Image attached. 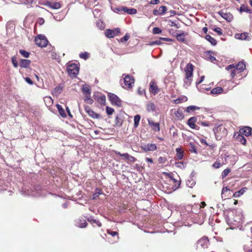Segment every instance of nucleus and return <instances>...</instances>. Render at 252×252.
I'll list each match as a JSON object with an SVG mask.
<instances>
[{
	"label": "nucleus",
	"instance_id": "f257e3e1",
	"mask_svg": "<svg viewBox=\"0 0 252 252\" xmlns=\"http://www.w3.org/2000/svg\"><path fill=\"white\" fill-rule=\"evenodd\" d=\"M243 219V216L240 210L233 212L232 215L228 216L226 219L227 224L231 227L238 226L241 224Z\"/></svg>",
	"mask_w": 252,
	"mask_h": 252
},
{
	"label": "nucleus",
	"instance_id": "f03ea898",
	"mask_svg": "<svg viewBox=\"0 0 252 252\" xmlns=\"http://www.w3.org/2000/svg\"><path fill=\"white\" fill-rule=\"evenodd\" d=\"M193 65L191 63H189L185 68L186 78L184 80L185 85L189 86L190 85L191 78L193 75Z\"/></svg>",
	"mask_w": 252,
	"mask_h": 252
},
{
	"label": "nucleus",
	"instance_id": "7ed1b4c3",
	"mask_svg": "<svg viewBox=\"0 0 252 252\" xmlns=\"http://www.w3.org/2000/svg\"><path fill=\"white\" fill-rule=\"evenodd\" d=\"M79 67L76 63H73L69 64L67 67V72L70 76L76 77L78 74Z\"/></svg>",
	"mask_w": 252,
	"mask_h": 252
},
{
	"label": "nucleus",
	"instance_id": "20e7f679",
	"mask_svg": "<svg viewBox=\"0 0 252 252\" xmlns=\"http://www.w3.org/2000/svg\"><path fill=\"white\" fill-rule=\"evenodd\" d=\"M35 44L39 47H44L47 46L48 41L45 36L40 34L35 37L34 39Z\"/></svg>",
	"mask_w": 252,
	"mask_h": 252
},
{
	"label": "nucleus",
	"instance_id": "39448f33",
	"mask_svg": "<svg viewBox=\"0 0 252 252\" xmlns=\"http://www.w3.org/2000/svg\"><path fill=\"white\" fill-rule=\"evenodd\" d=\"M108 97L112 104L118 107L122 106V100L115 94L109 93L108 94Z\"/></svg>",
	"mask_w": 252,
	"mask_h": 252
},
{
	"label": "nucleus",
	"instance_id": "423d86ee",
	"mask_svg": "<svg viewBox=\"0 0 252 252\" xmlns=\"http://www.w3.org/2000/svg\"><path fill=\"white\" fill-rule=\"evenodd\" d=\"M124 82L126 87L127 88H131L134 84V79L133 77L129 75H126L123 74L122 77L124 76Z\"/></svg>",
	"mask_w": 252,
	"mask_h": 252
},
{
	"label": "nucleus",
	"instance_id": "0eeeda50",
	"mask_svg": "<svg viewBox=\"0 0 252 252\" xmlns=\"http://www.w3.org/2000/svg\"><path fill=\"white\" fill-rule=\"evenodd\" d=\"M218 14L227 22H231L233 19V16L231 13L224 12V10H220Z\"/></svg>",
	"mask_w": 252,
	"mask_h": 252
},
{
	"label": "nucleus",
	"instance_id": "6e6552de",
	"mask_svg": "<svg viewBox=\"0 0 252 252\" xmlns=\"http://www.w3.org/2000/svg\"><path fill=\"white\" fill-rule=\"evenodd\" d=\"M84 109L88 115L94 119H98L100 118V115L94 112L89 106L85 105Z\"/></svg>",
	"mask_w": 252,
	"mask_h": 252
},
{
	"label": "nucleus",
	"instance_id": "1a4fd4ad",
	"mask_svg": "<svg viewBox=\"0 0 252 252\" xmlns=\"http://www.w3.org/2000/svg\"><path fill=\"white\" fill-rule=\"evenodd\" d=\"M197 118L196 117L190 118L187 122L188 125L191 128L196 130L199 129V126H196L195 124L197 122Z\"/></svg>",
	"mask_w": 252,
	"mask_h": 252
},
{
	"label": "nucleus",
	"instance_id": "9d476101",
	"mask_svg": "<svg viewBox=\"0 0 252 252\" xmlns=\"http://www.w3.org/2000/svg\"><path fill=\"white\" fill-rule=\"evenodd\" d=\"M209 244V240L207 237H203L197 242V247L203 249L207 248Z\"/></svg>",
	"mask_w": 252,
	"mask_h": 252
},
{
	"label": "nucleus",
	"instance_id": "9b49d317",
	"mask_svg": "<svg viewBox=\"0 0 252 252\" xmlns=\"http://www.w3.org/2000/svg\"><path fill=\"white\" fill-rule=\"evenodd\" d=\"M141 149L145 153L149 151H154L157 149V145L155 144H147L141 147Z\"/></svg>",
	"mask_w": 252,
	"mask_h": 252
},
{
	"label": "nucleus",
	"instance_id": "f8f14e48",
	"mask_svg": "<svg viewBox=\"0 0 252 252\" xmlns=\"http://www.w3.org/2000/svg\"><path fill=\"white\" fill-rule=\"evenodd\" d=\"M149 91L151 93L154 95L156 94L159 91L158 86L154 81H152L150 83V89Z\"/></svg>",
	"mask_w": 252,
	"mask_h": 252
},
{
	"label": "nucleus",
	"instance_id": "ddd939ff",
	"mask_svg": "<svg viewBox=\"0 0 252 252\" xmlns=\"http://www.w3.org/2000/svg\"><path fill=\"white\" fill-rule=\"evenodd\" d=\"M239 134L245 135L246 136H249L252 134V129L249 126H245L242 128H240L239 130Z\"/></svg>",
	"mask_w": 252,
	"mask_h": 252
},
{
	"label": "nucleus",
	"instance_id": "4468645a",
	"mask_svg": "<svg viewBox=\"0 0 252 252\" xmlns=\"http://www.w3.org/2000/svg\"><path fill=\"white\" fill-rule=\"evenodd\" d=\"M187 33L181 31H178V33L176 36L177 40L182 42H185V37L187 35Z\"/></svg>",
	"mask_w": 252,
	"mask_h": 252
},
{
	"label": "nucleus",
	"instance_id": "2eb2a0df",
	"mask_svg": "<svg viewBox=\"0 0 252 252\" xmlns=\"http://www.w3.org/2000/svg\"><path fill=\"white\" fill-rule=\"evenodd\" d=\"M45 5L54 9H59L61 6L60 3L59 2H51L49 1H47L45 3Z\"/></svg>",
	"mask_w": 252,
	"mask_h": 252
},
{
	"label": "nucleus",
	"instance_id": "dca6fc26",
	"mask_svg": "<svg viewBox=\"0 0 252 252\" xmlns=\"http://www.w3.org/2000/svg\"><path fill=\"white\" fill-rule=\"evenodd\" d=\"M167 8L165 6H161L158 9H154L153 13L154 15H160L164 14Z\"/></svg>",
	"mask_w": 252,
	"mask_h": 252
},
{
	"label": "nucleus",
	"instance_id": "f3484780",
	"mask_svg": "<svg viewBox=\"0 0 252 252\" xmlns=\"http://www.w3.org/2000/svg\"><path fill=\"white\" fill-rule=\"evenodd\" d=\"M234 137H235L242 144L246 145V139L242 134H239L238 132H235L234 134Z\"/></svg>",
	"mask_w": 252,
	"mask_h": 252
},
{
	"label": "nucleus",
	"instance_id": "a211bd4d",
	"mask_svg": "<svg viewBox=\"0 0 252 252\" xmlns=\"http://www.w3.org/2000/svg\"><path fill=\"white\" fill-rule=\"evenodd\" d=\"M236 38L239 39L241 40H251V38L249 35V33L248 32H244L240 34H236Z\"/></svg>",
	"mask_w": 252,
	"mask_h": 252
},
{
	"label": "nucleus",
	"instance_id": "6ab92c4d",
	"mask_svg": "<svg viewBox=\"0 0 252 252\" xmlns=\"http://www.w3.org/2000/svg\"><path fill=\"white\" fill-rule=\"evenodd\" d=\"M148 124L152 127L153 130L158 131L160 130L159 123H154L150 119L148 120Z\"/></svg>",
	"mask_w": 252,
	"mask_h": 252
},
{
	"label": "nucleus",
	"instance_id": "aec40b11",
	"mask_svg": "<svg viewBox=\"0 0 252 252\" xmlns=\"http://www.w3.org/2000/svg\"><path fill=\"white\" fill-rule=\"evenodd\" d=\"M213 52L211 51H208L204 52V57L205 58L210 61L211 62H214L216 60V58L212 55Z\"/></svg>",
	"mask_w": 252,
	"mask_h": 252
},
{
	"label": "nucleus",
	"instance_id": "412c9836",
	"mask_svg": "<svg viewBox=\"0 0 252 252\" xmlns=\"http://www.w3.org/2000/svg\"><path fill=\"white\" fill-rule=\"evenodd\" d=\"M174 114L178 120H182L184 118V115L182 109L178 108L175 111Z\"/></svg>",
	"mask_w": 252,
	"mask_h": 252
},
{
	"label": "nucleus",
	"instance_id": "4be33fe9",
	"mask_svg": "<svg viewBox=\"0 0 252 252\" xmlns=\"http://www.w3.org/2000/svg\"><path fill=\"white\" fill-rule=\"evenodd\" d=\"M31 61L27 59H21L20 61V66L22 68H27L30 65Z\"/></svg>",
	"mask_w": 252,
	"mask_h": 252
},
{
	"label": "nucleus",
	"instance_id": "5701e85b",
	"mask_svg": "<svg viewBox=\"0 0 252 252\" xmlns=\"http://www.w3.org/2000/svg\"><path fill=\"white\" fill-rule=\"evenodd\" d=\"M176 159L181 160L183 158L184 156V151L182 150L181 148H178L176 149Z\"/></svg>",
	"mask_w": 252,
	"mask_h": 252
},
{
	"label": "nucleus",
	"instance_id": "b1692460",
	"mask_svg": "<svg viewBox=\"0 0 252 252\" xmlns=\"http://www.w3.org/2000/svg\"><path fill=\"white\" fill-rule=\"evenodd\" d=\"M227 70H230L231 78H233L236 74L237 70L235 69V66L233 64H230L227 66L226 68Z\"/></svg>",
	"mask_w": 252,
	"mask_h": 252
},
{
	"label": "nucleus",
	"instance_id": "393cba45",
	"mask_svg": "<svg viewBox=\"0 0 252 252\" xmlns=\"http://www.w3.org/2000/svg\"><path fill=\"white\" fill-rule=\"evenodd\" d=\"M82 91L84 94H88L89 95L91 94V87L88 84H85L83 85Z\"/></svg>",
	"mask_w": 252,
	"mask_h": 252
},
{
	"label": "nucleus",
	"instance_id": "a878e982",
	"mask_svg": "<svg viewBox=\"0 0 252 252\" xmlns=\"http://www.w3.org/2000/svg\"><path fill=\"white\" fill-rule=\"evenodd\" d=\"M246 65L244 62H240L237 65L235 66V69L238 71L239 72L243 71L245 68Z\"/></svg>",
	"mask_w": 252,
	"mask_h": 252
},
{
	"label": "nucleus",
	"instance_id": "bb28decb",
	"mask_svg": "<svg viewBox=\"0 0 252 252\" xmlns=\"http://www.w3.org/2000/svg\"><path fill=\"white\" fill-rule=\"evenodd\" d=\"M86 219L91 224L96 223L98 227H101L102 225L101 223L98 220L94 219L93 217L86 218Z\"/></svg>",
	"mask_w": 252,
	"mask_h": 252
},
{
	"label": "nucleus",
	"instance_id": "cd10ccee",
	"mask_svg": "<svg viewBox=\"0 0 252 252\" xmlns=\"http://www.w3.org/2000/svg\"><path fill=\"white\" fill-rule=\"evenodd\" d=\"M223 91V89L221 87H218L215 88H213L211 91V94H221Z\"/></svg>",
	"mask_w": 252,
	"mask_h": 252
},
{
	"label": "nucleus",
	"instance_id": "c85d7f7f",
	"mask_svg": "<svg viewBox=\"0 0 252 252\" xmlns=\"http://www.w3.org/2000/svg\"><path fill=\"white\" fill-rule=\"evenodd\" d=\"M95 99L101 105L105 104L106 97L104 95H101L95 97Z\"/></svg>",
	"mask_w": 252,
	"mask_h": 252
},
{
	"label": "nucleus",
	"instance_id": "c756f323",
	"mask_svg": "<svg viewBox=\"0 0 252 252\" xmlns=\"http://www.w3.org/2000/svg\"><path fill=\"white\" fill-rule=\"evenodd\" d=\"M128 14H134L137 13V10L134 8H128L124 6V12Z\"/></svg>",
	"mask_w": 252,
	"mask_h": 252
},
{
	"label": "nucleus",
	"instance_id": "7c9ffc66",
	"mask_svg": "<svg viewBox=\"0 0 252 252\" xmlns=\"http://www.w3.org/2000/svg\"><path fill=\"white\" fill-rule=\"evenodd\" d=\"M105 35L108 38H112L116 35V33L113 30L108 29L105 32Z\"/></svg>",
	"mask_w": 252,
	"mask_h": 252
},
{
	"label": "nucleus",
	"instance_id": "2f4dec72",
	"mask_svg": "<svg viewBox=\"0 0 252 252\" xmlns=\"http://www.w3.org/2000/svg\"><path fill=\"white\" fill-rule=\"evenodd\" d=\"M147 110L148 112H153L156 110V105L153 102H148L146 105Z\"/></svg>",
	"mask_w": 252,
	"mask_h": 252
},
{
	"label": "nucleus",
	"instance_id": "473e14b6",
	"mask_svg": "<svg viewBox=\"0 0 252 252\" xmlns=\"http://www.w3.org/2000/svg\"><path fill=\"white\" fill-rule=\"evenodd\" d=\"M87 223L84 220H79L76 221V226L80 227V228H85L87 226Z\"/></svg>",
	"mask_w": 252,
	"mask_h": 252
},
{
	"label": "nucleus",
	"instance_id": "72a5a7b5",
	"mask_svg": "<svg viewBox=\"0 0 252 252\" xmlns=\"http://www.w3.org/2000/svg\"><path fill=\"white\" fill-rule=\"evenodd\" d=\"M205 38L212 45L215 46L217 45V42L216 40L213 38L211 35L207 34L205 36Z\"/></svg>",
	"mask_w": 252,
	"mask_h": 252
},
{
	"label": "nucleus",
	"instance_id": "f704fd0d",
	"mask_svg": "<svg viewBox=\"0 0 252 252\" xmlns=\"http://www.w3.org/2000/svg\"><path fill=\"white\" fill-rule=\"evenodd\" d=\"M239 11L241 13L242 12H246L248 13H252V10L250 9L248 6H246L244 4H242L239 9Z\"/></svg>",
	"mask_w": 252,
	"mask_h": 252
},
{
	"label": "nucleus",
	"instance_id": "c9c22d12",
	"mask_svg": "<svg viewBox=\"0 0 252 252\" xmlns=\"http://www.w3.org/2000/svg\"><path fill=\"white\" fill-rule=\"evenodd\" d=\"M57 109L58 110V111H59L60 115L62 116V117L63 118L66 117V113H65L64 109L62 107V106L61 105L58 104H57Z\"/></svg>",
	"mask_w": 252,
	"mask_h": 252
},
{
	"label": "nucleus",
	"instance_id": "e433bc0d",
	"mask_svg": "<svg viewBox=\"0 0 252 252\" xmlns=\"http://www.w3.org/2000/svg\"><path fill=\"white\" fill-rule=\"evenodd\" d=\"M123 123V120L120 117V115H117L115 118V125L117 126H122Z\"/></svg>",
	"mask_w": 252,
	"mask_h": 252
},
{
	"label": "nucleus",
	"instance_id": "4c0bfd02",
	"mask_svg": "<svg viewBox=\"0 0 252 252\" xmlns=\"http://www.w3.org/2000/svg\"><path fill=\"white\" fill-rule=\"evenodd\" d=\"M141 119V117L139 115H136L134 117V126L137 127Z\"/></svg>",
	"mask_w": 252,
	"mask_h": 252
},
{
	"label": "nucleus",
	"instance_id": "58836bf2",
	"mask_svg": "<svg viewBox=\"0 0 252 252\" xmlns=\"http://www.w3.org/2000/svg\"><path fill=\"white\" fill-rule=\"evenodd\" d=\"M246 189H247V188H242V189H241L240 190L238 191H236L235 192L233 196L235 197H239L241 195H242L244 192L245 191Z\"/></svg>",
	"mask_w": 252,
	"mask_h": 252
},
{
	"label": "nucleus",
	"instance_id": "ea45409f",
	"mask_svg": "<svg viewBox=\"0 0 252 252\" xmlns=\"http://www.w3.org/2000/svg\"><path fill=\"white\" fill-rule=\"evenodd\" d=\"M199 108H200L197 106L194 105H190L187 107L186 111L188 113H190L194 110H199Z\"/></svg>",
	"mask_w": 252,
	"mask_h": 252
},
{
	"label": "nucleus",
	"instance_id": "a19ab883",
	"mask_svg": "<svg viewBox=\"0 0 252 252\" xmlns=\"http://www.w3.org/2000/svg\"><path fill=\"white\" fill-rule=\"evenodd\" d=\"M175 165L177 167L184 169L186 167L187 163L183 161H178L175 162Z\"/></svg>",
	"mask_w": 252,
	"mask_h": 252
},
{
	"label": "nucleus",
	"instance_id": "79ce46f5",
	"mask_svg": "<svg viewBox=\"0 0 252 252\" xmlns=\"http://www.w3.org/2000/svg\"><path fill=\"white\" fill-rule=\"evenodd\" d=\"M85 95V98H84V101L87 102L88 103H89L90 104H93V103L94 102V100L93 99H92L91 98V94L89 95L88 94H86Z\"/></svg>",
	"mask_w": 252,
	"mask_h": 252
},
{
	"label": "nucleus",
	"instance_id": "37998d69",
	"mask_svg": "<svg viewBox=\"0 0 252 252\" xmlns=\"http://www.w3.org/2000/svg\"><path fill=\"white\" fill-rule=\"evenodd\" d=\"M186 184L189 188H192L195 185V182L193 179L190 178V179L187 181Z\"/></svg>",
	"mask_w": 252,
	"mask_h": 252
},
{
	"label": "nucleus",
	"instance_id": "c03bdc74",
	"mask_svg": "<svg viewBox=\"0 0 252 252\" xmlns=\"http://www.w3.org/2000/svg\"><path fill=\"white\" fill-rule=\"evenodd\" d=\"M190 149L189 151L191 153H194L195 154H197V150L195 146L192 143H189V144Z\"/></svg>",
	"mask_w": 252,
	"mask_h": 252
},
{
	"label": "nucleus",
	"instance_id": "a18cd8bd",
	"mask_svg": "<svg viewBox=\"0 0 252 252\" xmlns=\"http://www.w3.org/2000/svg\"><path fill=\"white\" fill-rule=\"evenodd\" d=\"M101 193V190L98 189V188H96L95 190V192L93 194V199H95L96 197H98V196Z\"/></svg>",
	"mask_w": 252,
	"mask_h": 252
},
{
	"label": "nucleus",
	"instance_id": "49530a36",
	"mask_svg": "<svg viewBox=\"0 0 252 252\" xmlns=\"http://www.w3.org/2000/svg\"><path fill=\"white\" fill-rule=\"evenodd\" d=\"M231 170L229 168H226L224 169L221 174V177L222 179L225 178L228 174L230 172Z\"/></svg>",
	"mask_w": 252,
	"mask_h": 252
},
{
	"label": "nucleus",
	"instance_id": "de8ad7c7",
	"mask_svg": "<svg viewBox=\"0 0 252 252\" xmlns=\"http://www.w3.org/2000/svg\"><path fill=\"white\" fill-rule=\"evenodd\" d=\"M19 53L21 55L25 58H28L30 54V52L26 51L25 50H20Z\"/></svg>",
	"mask_w": 252,
	"mask_h": 252
},
{
	"label": "nucleus",
	"instance_id": "09e8293b",
	"mask_svg": "<svg viewBox=\"0 0 252 252\" xmlns=\"http://www.w3.org/2000/svg\"><path fill=\"white\" fill-rule=\"evenodd\" d=\"M161 40H156V41H151L150 42L148 45H150V46H153V45H160L162 43L161 42Z\"/></svg>",
	"mask_w": 252,
	"mask_h": 252
},
{
	"label": "nucleus",
	"instance_id": "8fccbe9b",
	"mask_svg": "<svg viewBox=\"0 0 252 252\" xmlns=\"http://www.w3.org/2000/svg\"><path fill=\"white\" fill-rule=\"evenodd\" d=\"M89 53L87 52L81 53L79 54V57L84 60H87L89 58Z\"/></svg>",
	"mask_w": 252,
	"mask_h": 252
},
{
	"label": "nucleus",
	"instance_id": "3c124183",
	"mask_svg": "<svg viewBox=\"0 0 252 252\" xmlns=\"http://www.w3.org/2000/svg\"><path fill=\"white\" fill-rule=\"evenodd\" d=\"M63 90V88L60 86L56 87L54 90V92L55 94H61Z\"/></svg>",
	"mask_w": 252,
	"mask_h": 252
},
{
	"label": "nucleus",
	"instance_id": "603ef678",
	"mask_svg": "<svg viewBox=\"0 0 252 252\" xmlns=\"http://www.w3.org/2000/svg\"><path fill=\"white\" fill-rule=\"evenodd\" d=\"M106 112L108 115H111L114 112V109H113L111 107H110L109 106H106Z\"/></svg>",
	"mask_w": 252,
	"mask_h": 252
},
{
	"label": "nucleus",
	"instance_id": "864d4df0",
	"mask_svg": "<svg viewBox=\"0 0 252 252\" xmlns=\"http://www.w3.org/2000/svg\"><path fill=\"white\" fill-rule=\"evenodd\" d=\"M162 30L158 27H155L153 29V33L155 34H159L161 33Z\"/></svg>",
	"mask_w": 252,
	"mask_h": 252
},
{
	"label": "nucleus",
	"instance_id": "5fc2aeb1",
	"mask_svg": "<svg viewBox=\"0 0 252 252\" xmlns=\"http://www.w3.org/2000/svg\"><path fill=\"white\" fill-rule=\"evenodd\" d=\"M11 62L14 67L16 68L18 67V63L15 57H12Z\"/></svg>",
	"mask_w": 252,
	"mask_h": 252
},
{
	"label": "nucleus",
	"instance_id": "6e6d98bb",
	"mask_svg": "<svg viewBox=\"0 0 252 252\" xmlns=\"http://www.w3.org/2000/svg\"><path fill=\"white\" fill-rule=\"evenodd\" d=\"M221 165L222 164L221 163L217 161L213 164L212 166L214 168L217 169L219 168L221 166Z\"/></svg>",
	"mask_w": 252,
	"mask_h": 252
},
{
	"label": "nucleus",
	"instance_id": "4d7b16f0",
	"mask_svg": "<svg viewBox=\"0 0 252 252\" xmlns=\"http://www.w3.org/2000/svg\"><path fill=\"white\" fill-rule=\"evenodd\" d=\"M129 38V35L128 33H126L125 35L120 39V41L123 42L127 41Z\"/></svg>",
	"mask_w": 252,
	"mask_h": 252
},
{
	"label": "nucleus",
	"instance_id": "13d9d810",
	"mask_svg": "<svg viewBox=\"0 0 252 252\" xmlns=\"http://www.w3.org/2000/svg\"><path fill=\"white\" fill-rule=\"evenodd\" d=\"M214 31L220 35H222L223 33L221 29L219 27L215 28Z\"/></svg>",
	"mask_w": 252,
	"mask_h": 252
},
{
	"label": "nucleus",
	"instance_id": "bf43d9fd",
	"mask_svg": "<svg viewBox=\"0 0 252 252\" xmlns=\"http://www.w3.org/2000/svg\"><path fill=\"white\" fill-rule=\"evenodd\" d=\"M170 178L173 181L174 183L175 184V186H176V185H178V186L176 187L175 189H177L178 188H179L181 184V181H178L176 179L173 178V177H170Z\"/></svg>",
	"mask_w": 252,
	"mask_h": 252
},
{
	"label": "nucleus",
	"instance_id": "052dcab7",
	"mask_svg": "<svg viewBox=\"0 0 252 252\" xmlns=\"http://www.w3.org/2000/svg\"><path fill=\"white\" fill-rule=\"evenodd\" d=\"M228 191L232 192V191L229 189L227 188V187L223 188L221 191V195H223L224 194H225L226 192H227ZM222 197H223V196H222Z\"/></svg>",
	"mask_w": 252,
	"mask_h": 252
},
{
	"label": "nucleus",
	"instance_id": "680f3d73",
	"mask_svg": "<svg viewBox=\"0 0 252 252\" xmlns=\"http://www.w3.org/2000/svg\"><path fill=\"white\" fill-rule=\"evenodd\" d=\"M116 10L117 11L118 13H124V6H120L117 7Z\"/></svg>",
	"mask_w": 252,
	"mask_h": 252
},
{
	"label": "nucleus",
	"instance_id": "e2e57ef3",
	"mask_svg": "<svg viewBox=\"0 0 252 252\" xmlns=\"http://www.w3.org/2000/svg\"><path fill=\"white\" fill-rule=\"evenodd\" d=\"M166 161V158L164 157H160L158 158V161L160 163H164Z\"/></svg>",
	"mask_w": 252,
	"mask_h": 252
},
{
	"label": "nucleus",
	"instance_id": "0e129e2a",
	"mask_svg": "<svg viewBox=\"0 0 252 252\" xmlns=\"http://www.w3.org/2000/svg\"><path fill=\"white\" fill-rule=\"evenodd\" d=\"M108 233L111 235L112 236L114 237L118 235V233L117 231H108Z\"/></svg>",
	"mask_w": 252,
	"mask_h": 252
},
{
	"label": "nucleus",
	"instance_id": "69168bd1",
	"mask_svg": "<svg viewBox=\"0 0 252 252\" xmlns=\"http://www.w3.org/2000/svg\"><path fill=\"white\" fill-rule=\"evenodd\" d=\"M197 124H199L203 126H208L210 125L209 122H201L200 123L197 122Z\"/></svg>",
	"mask_w": 252,
	"mask_h": 252
},
{
	"label": "nucleus",
	"instance_id": "338daca9",
	"mask_svg": "<svg viewBox=\"0 0 252 252\" xmlns=\"http://www.w3.org/2000/svg\"><path fill=\"white\" fill-rule=\"evenodd\" d=\"M205 78V76H202L201 77L200 80L199 81H197L196 82V87H197V86L200 84L201 83H202L204 79Z\"/></svg>",
	"mask_w": 252,
	"mask_h": 252
},
{
	"label": "nucleus",
	"instance_id": "774afa93",
	"mask_svg": "<svg viewBox=\"0 0 252 252\" xmlns=\"http://www.w3.org/2000/svg\"><path fill=\"white\" fill-rule=\"evenodd\" d=\"M37 22L39 25H42L44 23V20L42 18H40L38 19Z\"/></svg>",
	"mask_w": 252,
	"mask_h": 252
}]
</instances>
